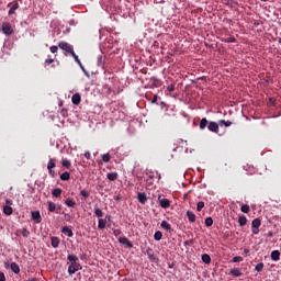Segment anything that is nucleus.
Here are the masks:
<instances>
[{"label":"nucleus","mask_w":281,"mask_h":281,"mask_svg":"<svg viewBox=\"0 0 281 281\" xmlns=\"http://www.w3.org/2000/svg\"><path fill=\"white\" fill-rule=\"evenodd\" d=\"M0 30L3 34H5V36H12V34H14L12 25L8 22H3Z\"/></svg>","instance_id":"obj_1"},{"label":"nucleus","mask_w":281,"mask_h":281,"mask_svg":"<svg viewBox=\"0 0 281 281\" xmlns=\"http://www.w3.org/2000/svg\"><path fill=\"white\" fill-rule=\"evenodd\" d=\"M58 47H60L63 49V52H65L66 54L71 55L74 53V46H71V44H69L67 42H59Z\"/></svg>","instance_id":"obj_2"},{"label":"nucleus","mask_w":281,"mask_h":281,"mask_svg":"<svg viewBox=\"0 0 281 281\" xmlns=\"http://www.w3.org/2000/svg\"><path fill=\"white\" fill-rule=\"evenodd\" d=\"M54 168H56V160L55 158H50L47 164V170L50 177H54V175H56V171H54Z\"/></svg>","instance_id":"obj_3"},{"label":"nucleus","mask_w":281,"mask_h":281,"mask_svg":"<svg viewBox=\"0 0 281 281\" xmlns=\"http://www.w3.org/2000/svg\"><path fill=\"white\" fill-rule=\"evenodd\" d=\"M80 269H82V266H80V263L78 262L71 263L68 267V273L69 276H74V273H76V271H80Z\"/></svg>","instance_id":"obj_4"},{"label":"nucleus","mask_w":281,"mask_h":281,"mask_svg":"<svg viewBox=\"0 0 281 281\" xmlns=\"http://www.w3.org/2000/svg\"><path fill=\"white\" fill-rule=\"evenodd\" d=\"M155 175L158 177V181L161 179V173H158L157 171H147V181H153V179H155Z\"/></svg>","instance_id":"obj_5"},{"label":"nucleus","mask_w":281,"mask_h":281,"mask_svg":"<svg viewBox=\"0 0 281 281\" xmlns=\"http://www.w3.org/2000/svg\"><path fill=\"white\" fill-rule=\"evenodd\" d=\"M32 216V221H34V223H41V221H43V217H41V212L38 211H33L31 213Z\"/></svg>","instance_id":"obj_6"},{"label":"nucleus","mask_w":281,"mask_h":281,"mask_svg":"<svg viewBox=\"0 0 281 281\" xmlns=\"http://www.w3.org/2000/svg\"><path fill=\"white\" fill-rule=\"evenodd\" d=\"M119 243L121 245H126V247H128V249H133V241L128 240V238H126V237L119 238Z\"/></svg>","instance_id":"obj_7"},{"label":"nucleus","mask_w":281,"mask_h":281,"mask_svg":"<svg viewBox=\"0 0 281 281\" xmlns=\"http://www.w3.org/2000/svg\"><path fill=\"white\" fill-rule=\"evenodd\" d=\"M137 199L142 203V205H146V201H148V196H146L144 192H138Z\"/></svg>","instance_id":"obj_8"},{"label":"nucleus","mask_w":281,"mask_h":281,"mask_svg":"<svg viewBox=\"0 0 281 281\" xmlns=\"http://www.w3.org/2000/svg\"><path fill=\"white\" fill-rule=\"evenodd\" d=\"M209 131H211V133H218V123L210 122L209 123Z\"/></svg>","instance_id":"obj_9"},{"label":"nucleus","mask_w":281,"mask_h":281,"mask_svg":"<svg viewBox=\"0 0 281 281\" xmlns=\"http://www.w3.org/2000/svg\"><path fill=\"white\" fill-rule=\"evenodd\" d=\"M159 203H160V207H162V210H168V207H170V200H168V199H160Z\"/></svg>","instance_id":"obj_10"},{"label":"nucleus","mask_w":281,"mask_h":281,"mask_svg":"<svg viewBox=\"0 0 281 281\" xmlns=\"http://www.w3.org/2000/svg\"><path fill=\"white\" fill-rule=\"evenodd\" d=\"M187 218L190 223L196 222V215L192 211H187Z\"/></svg>","instance_id":"obj_11"},{"label":"nucleus","mask_w":281,"mask_h":281,"mask_svg":"<svg viewBox=\"0 0 281 281\" xmlns=\"http://www.w3.org/2000/svg\"><path fill=\"white\" fill-rule=\"evenodd\" d=\"M61 232H63V234H66L68 236V238L74 237V231H71V228L69 226H64Z\"/></svg>","instance_id":"obj_12"},{"label":"nucleus","mask_w":281,"mask_h":281,"mask_svg":"<svg viewBox=\"0 0 281 281\" xmlns=\"http://www.w3.org/2000/svg\"><path fill=\"white\" fill-rule=\"evenodd\" d=\"M146 254L149 260H151V262H155V260H157V257H155V252L153 251V248H147Z\"/></svg>","instance_id":"obj_13"},{"label":"nucleus","mask_w":281,"mask_h":281,"mask_svg":"<svg viewBox=\"0 0 281 281\" xmlns=\"http://www.w3.org/2000/svg\"><path fill=\"white\" fill-rule=\"evenodd\" d=\"M10 269L13 273H21V267H19V263L16 262H11Z\"/></svg>","instance_id":"obj_14"},{"label":"nucleus","mask_w":281,"mask_h":281,"mask_svg":"<svg viewBox=\"0 0 281 281\" xmlns=\"http://www.w3.org/2000/svg\"><path fill=\"white\" fill-rule=\"evenodd\" d=\"M270 257H271V260H273L274 262H278V260H280V250H273Z\"/></svg>","instance_id":"obj_15"},{"label":"nucleus","mask_w":281,"mask_h":281,"mask_svg":"<svg viewBox=\"0 0 281 281\" xmlns=\"http://www.w3.org/2000/svg\"><path fill=\"white\" fill-rule=\"evenodd\" d=\"M231 276H234V278H240V276H243V272H240V269L234 268L231 270Z\"/></svg>","instance_id":"obj_16"},{"label":"nucleus","mask_w":281,"mask_h":281,"mask_svg":"<svg viewBox=\"0 0 281 281\" xmlns=\"http://www.w3.org/2000/svg\"><path fill=\"white\" fill-rule=\"evenodd\" d=\"M80 100H81V98H80V93H75L72 97H71V102H72V104H79L80 103Z\"/></svg>","instance_id":"obj_17"},{"label":"nucleus","mask_w":281,"mask_h":281,"mask_svg":"<svg viewBox=\"0 0 281 281\" xmlns=\"http://www.w3.org/2000/svg\"><path fill=\"white\" fill-rule=\"evenodd\" d=\"M48 212H55V214H60V212L56 210V203L54 202H48Z\"/></svg>","instance_id":"obj_18"},{"label":"nucleus","mask_w":281,"mask_h":281,"mask_svg":"<svg viewBox=\"0 0 281 281\" xmlns=\"http://www.w3.org/2000/svg\"><path fill=\"white\" fill-rule=\"evenodd\" d=\"M160 227H162V229H166V232H170V229H172V227L170 226V223H168V221H162L160 224Z\"/></svg>","instance_id":"obj_19"},{"label":"nucleus","mask_w":281,"mask_h":281,"mask_svg":"<svg viewBox=\"0 0 281 281\" xmlns=\"http://www.w3.org/2000/svg\"><path fill=\"white\" fill-rule=\"evenodd\" d=\"M60 179L61 181H69V179H71V175L69 173V171H65L60 175Z\"/></svg>","instance_id":"obj_20"},{"label":"nucleus","mask_w":281,"mask_h":281,"mask_svg":"<svg viewBox=\"0 0 281 281\" xmlns=\"http://www.w3.org/2000/svg\"><path fill=\"white\" fill-rule=\"evenodd\" d=\"M12 206L5 205L3 206V214H5L7 216H12Z\"/></svg>","instance_id":"obj_21"},{"label":"nucleus","mask_w":281,"mask_h":281,"mask_svg":"<svg viewBox=\"0 0 281 281\" xmlns=\"http://www.w3.org/2000/svg\"><path fill=\"white\" fill-rule=\"evenodd\" d=\"M202 262H204L205 265H210V262H212V257H210V255H207V254H203Z\"/></svg>","instance_id":"obj_22"},{"label":"nucleus","mask_w":281,"mask_h":281,"mask_svg":"<svg viewBox=\"0 0 281 281\" xmlns=\"http://www.w3.org/2000/svg\"><path fill=\"white\" fill-rule=\"evenodd\" d=\"M238 223H239L240 227H245V225H247V216H245V215L239 216Z\"/></svg>","instance_id":"obj_23"},{"label":"nucleus","mask_w":281,"mask_h":281,"mask_svg":"<svg viewBox=\"0 0 281 281\" xmlns=\"http://www.w3.org/2000/svg\"><path fill=\"white\" fill-rule=\"evenodd\" d=\"M58 245H60V239H58V237H52V247L56 249Z\"/></svg>","instance_id":"obj_24"},{"label":"nucleus","mask_w":281,"mask_h":281,"mask_svg":"<svg viewBox=\"0 0 281 281\" xmlns=\"http://www.w3.org/2000/svg\"><path fill=\"white\" fill-rule=\"evenodd\" d=\"M53 196H55L56 199H58V196H60V194H63V189L60 188H56L52 191Z\"/></svg>","instance_id":"obj_25"},{"label":"nucleus","mask_w":281,"mask_h":281,"mask_svg":"<svg viewBox=\"0 0 281 281\" xmlns=\"http://www.w3.org/2000/svg\"><path fill=\"white\" fill-rule=\"evenodd\" d=\"M200 128L201 131H205L207 128V119L203 117L200 122Z\"/></svg>","instance_id":"obj_26"},{"label":"nucleus","mask_w":281,"mask_h":281,"mask_svg":"<svg viewBox=\"0 0 281 281\" xmlns=\"http://www.w3.org/2000/svg\"><path fill=\"white\" fill-rule=\"evenodd\" d=\"M109 181H115L117 179V172H110L106 175Z\"/></svg>","instance_id":"obj_27"},{"label":"nucleus","mask_w":281,"mask_h":281,"mask_svg":"<svg viewBox=\"0 0 281 281\" xmlns=\"http://www.w3.org/2000/svg\"><path fill=\"white\" fill-rule=\"evenodd\" d=\"M260 225H262V222H260V218L252 220L251 227L260 228Z\"/></svg>","instance_id":"obj_28"},{"label":"nucleus","mask_w":281,"mask_h":281,"mask_svg":"<svg viewBox=\"0 0 281 281\" xmlns=\"http://www.w3.org/2000/svg\"><path fill=\"white\" fill-rule=\"evenodd\" d=\"M65 205H67V207H75L76 202H74V200H71V199H66L65 200Z\"/></svg>","instance_id":"obj_29"},{"label":"nucleus","mask_w":281,"mask_h":281,"mask_svg":"<svg viewBox=\"0 0 281 281\" xmlns=\"http://www.w3.org/2000/svg\"><path fill=\"white\" fill-rule=\"evenodd\" d=\"M94 214L98 218H102V216H104V212H102L100 207H94Z\"/></svg>","instance_id":"obj_30"},{"label":"nucleus","mask_w":281,"mask_h":281,"mask_svg":"<svg viewBox=\"0 0 281 281\" xmlns=\"http://www.w3.org/2000/svg\"><path fill=\"white\" fill-rule=\"evenodd\" d=\"M98 227L100 229H104L106 227V220L100 218L99 222H98Z\"/></svg>","instance_id":"obj_31"},{"label":"nucleus","mask_w":281,"mask_h":281,"mask_svg":"<svg viewBox=\"0 0 281 281\" xmlns=\"http://www.w3.org/2000/svg\"><path fill=\"white\" fill-rule=\"evenodd\" d=\"M16 10H19V3H14L10 10H9V15L14 14V12H16Z\"/></svg>","instance_id":"obj_32"},{"label":"nucleus","mask_w":281,"mask_h":281,"mask_svg":"<svg viewBox=\"0 0 281 281\" xmlns=\"http://www.w3.org/2000/svg\"><path fill=\"white\" fill-rule=\"evenodd\" d=\"M222 43H236V37L231 36V37L222 38Z\"/></svg>","instance_id":"obj_33"},{"label":"nucleus","mask_w":281,"mask_h":281,"mask_svg":"<svg viewBox=\"0 0 281 281\" xmlns=\"http://www.w3.org/2000/svg\"><path fill=\"white\" fill-rule=\"evenodd\" d=\"M20 234L23 236V238H30V231H27V228H22Z\"/></svg>","instance_id":"obj_34"},{"label":"nucleus","mask_w":281,"mask_h":281,"mask_svg":"<svg viewBox=\"0 0 281 281\" xmlns=\"http://www.w3.org/2000/svg\"><path fill=\"white\" fill-rule=\"evenodd\" d=\"M161 238H164V234H161L160 231H157L155 234H154V239L155 240H161Z\"/></svg>","instance_id":"obj_35"},{"label":"nucleus","mask_w":281,"mask_h":281,"mask_svg":"<svg viewBox=\"0 0 281 281\" xmlns=\"http://www.w3.org/2000/svg\"><path fill=\"white\" fill-rule=\"evenodd\" d=\"M80 194L83 199H89V196H91V193L89 191H87L86 189L81 190Z\"/></svg>","instance_id":"obj_36"},{"label":"nucleus","mask_w":281,"mask_h":281,"mask_svg":"<svg viewBox=\"0 0 281 281\" xmlns=\"http://www.w3.org/2000/svg\"><path fill=\"white\" fill-rule=\"evenodd\" d=\"M67 260H69V262L76 263L78 260V257L76 255H68Z\"/></svg>","instance_id":"obj_37"},{"label":"nucleus","mask_w":281,"mask_h":281,"mask_svg":"<svg viewBox=\"0 0 281 281\" xmlns=\"http://www.w3.org/2000/svg\"><path fill=\"white\" fill-rule=\"evenodd\" d=\"M212 225H214V220H212V217H206L205 218V226L206 227H212Z\"/></svg>","instance_id":"obj_38"},{"label":"nucleus","mask_w":281,"mask_h":281,"mask_svg":"<svg viewBox=\"0 0 281 281\" xmlns=\"http://www.w3.org/2000/svg\"><path fill=\"white\" fill-rule=\"evenodd\" d=\"M102 161H104V164H109L111 161V155L104 154L102 156Z\"/></svg>","instance_id":"obj_39"},{"label":"nucleus","mask_w":281,"mask_h":281,"mask_svg":"<svg viewBox=\"0 0 281 281\" xmlns=\"http://www.w3.org/2000/svg\"><path fill=\"white\" fill-rule=\"evenodd\" d=\"M249 205L248 204H244L240 207V211L244 212V214H249Z\"/></svg>","instance_id":"obj_40"},{"label":"nucleus","mask_w":281,"mask_h":281,"mask_svg":"<svg viewBox=\"0 0 281 281\" xmlns=\"http://www.w3.org/2000/svg\"><path fill=\"white\" fill-rule=\"evenodd\" d=\"M262 269H265V263L263 262H259L256 267H255V271H258L260 273V271H262Z\"/></svg>","instance_id":"obj_41"},{"label":"nucleus","mask_w":281,"mask_h":281,"mask_svg":"<svg viewBox=\"0 0 281 281\" xmlns=\"http://www.w3.org/2000/svg\"><path fill=\"white\" fill-rule=\"evenodd\" d=\"M220 126H226V127L232 126V122L225 121V120H221L220 121Z\"/></svg>","instance_id":"obj_42"},{"label":"nucleus","mask_w":281,"mask_h":281,"mask_svg":"<svg viewBox=\"0 0 281 281\" xmlns=\"http://www.w3.org/2000/svg\"><path fill=\"white\" fill-rule=\"evenodd\" d=\"M70 56L75 58V61L77 65H80V58L78 57V55H76V52L72 50V53H70Z\"/></svg>","instance_id":"obj_43"},{"label":"nucleus","mask_w":281,"mask_h":281,"mask_svg":"<svg viewBox=\"0 0 281 281\" xmlns=\"http://www.w3.org/2000/svg\"><path fill=\"white\" fill-rule=\"evenodd\" d=\"M203 207H205V203L203 201L198 202V204H196L198 212H201V210H203Z\"/></svg>","instance_id":"obj_44"},{"label":"nucleus","mask_w":281,"mask_h":281,"mask_svg":"<svg viewBox=\"0 0 281 281\" xmlns=\"http://www.w3.org/2000/svg\"><path fill=\"white\" fill-rule=\"evenodd\" d=\"M61 166H64V168H71V161L65 159L63 160Z\"/></svg>","instance_id":"obj_45"},{"label":"nucleus","mask_w":281,"mask_h":281,"mask_svg":"<svg viewBox=\"0 0 281 281\" xmlns=\"http://www.w3.org/2000/svg\"><path fill=\"white\" fill-rule=\"evenodd\" d=\"M232 262H243V257L236 256L233 258Z\"/></svg>","instance_id":"obj_46"},{"label":"nucleus","mask_w":281,"mask_h":281,"mask_svg":"<svg viewBox=\"0 0 281 281\" xmlns=\"http://www.w3.org/2000/svg\"><path fill=\"white\" fill-rule=\"evenodd\" d=\"M251 232H252V234L258 235V234H260V228H258V227H251Z\"/></svg>","instance_id":"obj_47"},{"label":"nucleus","mask_w":281,"mask_h":281,"mask_svg":"<svg viewBox=\"0 0 281 281\" xmlns=\"http://www.w3.org/2000/svg\"><path fill=\"white\" fill-rule=\"evenodd\" d=\"M167 91H169V93H172V91H175V85H169L167 87Z\"/></svg>","instance_id":"obj_48"},{"label":"nucleus","mask_w":281,"mask_h":281,"mask_svg":"<svg viewBox=\"0 0 281 281\" xmlns=\"http://www.w3.org/2000/svg\"><path fill=\"white\" fill-rule=\"evenodd\" d=\"M50 52L52 54H56V52H58V46H50Z\"/></svg>","instance_id":"obj_49"},{"label":"nucleus","mask_w":281,"mask_h":281,"mask_svg":"<svg viewBox=\"0 0 281 281\" xmlns=\"http://www.w3.org/2000/svg\"><path fill=\"white\" fill-rule=\"evenodd\" d=\"M114 236H120L122 234L121 229H113Z\"/></svg>","instance_id":"obj_50"},{"label":"nucleus","mask_w":281,"mask_h":281,"mask_svg":"<svg viewBox=\"0 0 281 281\" xmlns=\"http://www.w3.org/2000/svg\"><path fill=\"white\" fill-rule=\"evenodd\" d=\"M85 157H86V159H91V153L86 151V153H85Z\"/></svg>","instance_id":"obj_51"},{"label":"nucleus","mask_w":281,"mask_h":281,"mask_svg":"<svg viewBox=\"0 0 281 281\" xmlns=\"http://www.w3.org/2000/svg\"><path fill=\"white\" fill-rule=\"evenodd\" d=\"M0 281H5V274L3 272H0Z\"/></svg>","instance_id":"obj_52"},{"label":"nucleus","mask_w":281,"mask_h":281,"mask_svg":"<svg viewBox=\"0 0 281 281\" xmlns=\"http://www.w3.org/2000/svg\"><path fill=\"white\" fill-rule=\"evenodd\" d=\"M45 63H46V65H52V63H54V59L48 58V59L45 60Z\"/></svg>","instance_id":"obj_53"},{"label":"nucleus","mask_w":281,"mask_h":281,"mask_svg":"<svg viewBox=\"0 0 281 281\" xmlns=\"http://www.w3.org/2000/svg\"><path fill=\"white\" fill-rule=\"evenodd\" d=\"M81 70L83 71L85 76H87V78H89V77H90V76H89V71H87V69H85V67H83V68H81Z\"/></svg>","instance_id":"obj_54"},{"label":"nucleus","mask_w":281,"mask_h":281,"mask_svg":"<svg viewBox=\"0 0 281 281\" xmlns=\"http://www.w3.org/2000/svg\"><path fill=\"white\" fill-rule=\"evenodd\" d=\"M151 104H157V94L154 95V98L151 100Z\"/></svg>","instance_id":"obj_55"},{"label":"nucleus","mask_w":281,"mask_h":281,"mask_svg":"<svg viewBox=\"0 0 281 281\" xmlns=\"http://www.w3.org/2000/svg\"><path fill=\"white\" fill-rule=\"evenodd\" d=\"M56 211L60 212V204H56Z\"/></svg>","instance_id":"obj_56"},{"label":"nucleus","mask_w":281,"mask_h":281,"mask_svg":"<svg viewBox=\"0 0 281 281\" xmlns=\"http://www.w3.org/2000/svg\"><path fill=\"white\" fill-rule=\"evenodd\" d=\"M5 202L8 205H12V200H7Z\"/></svg>","instance_id":"obj_57"},{"label":"nucleus","mask_w":281,"mask_h":281,"mask_svg":"<svg viewBox=\"0 0 281 281\" xmlns=\"http://www.w3.org/2000/svg\"><path fill=\"white\" fill-rule=\"evenodd\" d=\"M78 65H79L80 69L85 68V66L82 65V61H80V64H78Z\"/></svg>","instance_id":"obj_58"},{"label":"nucleus","mask_w":281,"mask_h":281,"mask_svg":"<svg viewBox=\"0 0 281 281\" xmlns=\"http://www.w3.org/2000/svg\"><path fill=\"white\" fill-rule=\"evenodd\" d=\"M29 281H38L36 278H30Z\"/></svg>","instance_id":"obj_59"},{"label":"nucleus","mask_w":281,"mask_h":281,"mask_svg":"<svg viewBox=\"0 0 281 281\" xmlns=\"http://www.w3.org/2000/svg\"><path fill=\"white\" fill-rule=\"evenodd\" d=\"M244 251H245V254H249V249H245Z\"/></svg>","instance_id":"obj_60"},{"label":"nucleus","mask_w":281,"mask_h":281,"mask_svg":"<svg viewBox=\"0 0 281 281\" xmlns=\"http://www.w3.org/2000/svg\"><path fill=\"white\" fill-rule=\"evenodd\" d=\"M156 85H159V80L155 79Z\"/></svg>","instance_id":"obj_61"},{"label":"nucleus","mask_w":281,"mask_h":281,"mask_svg":"<svg viewBox=\"0 0 281 281\" xmlns=\"http://www.w3.org/2000/svg\"><path fill=\"white\" fill-rule=\"evenodd\" d=\"M108 221H111V216H106Z\"/></svg>","instance_id":"obj_62"},{"label":"nucleus","mask_w":281,"mask_h":281,"mask_svg":"<svg viewBox=\"0 0 281 281\" xmlns=\"http://www.w3.org/2000/svg\"><path fill=\"white\" fill-rule=\"evenodd\" d=\"M261 1L267 2V1H269V0H261Z\"/></svg>","instance_id":"obj_63"},{"label":"nucleus","mask_w":281,"mask_h":281,"mask_svg":"<svg viewBox=\"0 0 281 281\" xmlns=\"http://www.w3.org/2000/svg\"><path fill=\"white\" fill-rule=\"evenodd\" d=\"M279 43H280V45H281V38H279Z\"/></svg>","instance_id":"obj_64"}]
</instances>
